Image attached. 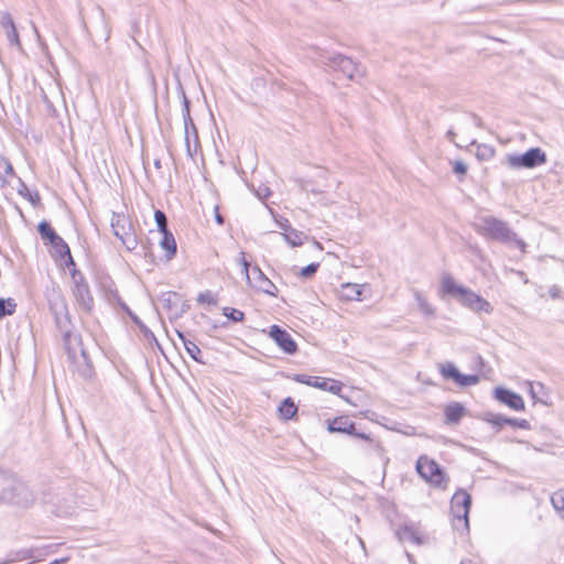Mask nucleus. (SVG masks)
<instances>
[{"mask_svg":"<svg viewBox=\"0 0 564 564\" xmlns=\"http://www.w3.org/2000/svg\"><path fill=\"white\" fill-rule=\"evenodd\" d=\"M475 230L486 239L499 241L506 245H513L522 253L527 252V243L518 237L505 220L494 216H481L475 224Z\"/></svg>","mask_w":564,"mask_h":564,"instance_id":"f257e3e1","label":"nucleus"},{"mask_svg":"<svg viewBox=\"0 0 564 564\" xmlns=\"http://www.w3.org/2000/svg\"><path fill=\"white\" fill-rule=\"evenodd\" d=\"M442 289L445 293L455 296L464 306L476 313L490 314L492 312V306L487 300L470 289L458 285L449 275L443 278Z\"/></svg>","mask_w":564,"mask_h":564,"instance_id":"f03ea898","label":"nucleus"},{"mask_svg":"<svg viewBox=\"0 0 564 564\" xmlns=\"http://www.w3.org/2000/svg\"><path fill=\"white\" fill-rule=\"evenodd\" d=\"M0 500L19 507H30L35 497L25 484L12 476H0Z\"/></svg>","mask_w":564,"mask_h":564,"instance_id":"7ed1b4c3","label":"nucleus"},{"mask_svg":"<svg viewBox=\"0 0 564 564\" xmlns=\"http://www.w3.org/2000/svg\"><path fill=\"white\" fill-rule=\"evenodd\" d=\"M546 161V153L541 148H531L522 154L506 155L507 165L514 170L534 169L545 164Z\"/></svg>","mask_w":564,"mask_h":564,"instance_id":"20e7f679","label":"nucleus"},{"mask_svg":"<svg viewBox=\"0 0 564 564\" xmlns=\"http://www.w3.org/2000/svg\"><path fill=\"white\" fill-rule=\"evenodd\" d=\"M111 228L113 235L122 242L127 250L131 251L137 248V236L130 219L126 215L113 213Z\"/></svg>","mask_w":564,"mask_h":564,"instance_id":"39448f33","label":"nucleus"},{"mask_svg":"<svg viewBox=\"0 0 564 564\" xmlns=\"http://www.w3.org/2000/svg\"><path fill=\"white\" fill-rule=\"evenodd\" d=\"M50 310L54 315L56 327L63 334L65 344L67 345L72 336V325L64 297L59 294L54 295L50 300Z\"/></svg>","mask_w":564,"mask_h":564,"instance_id":"423d86ee","label":"nucleus"},{"mask_svg":"<svg viewBox=\"0 0 564 564\" xmlns=\"http://www.w3.org/2000/svg\"><path fill=\"white\" fill-rule=\"evenodd\" d=\"M323 63L335 70L341 72L349 79H356L365 75L364 67L341 54L327 55Z\"/></svg>","mask_w":564,"mask_h":564,"instance_id":"0eeeda50","label":"nucleus"},{"mask_svg":"<svg viewBox=\"0 0 564 564\" xmlns=\"http://www.w3.org/2000/svg\"><path fill=\"white\" fill-rule=\"evenodd\" d=\"M416 470L423 479L435 486H441L444 481V474L440 465L426 456H421L417 459Z\"/></svg>","mask_w":564,"mask_h":564,"instance_id":"6e6552de","label":"nucleus"},{"mask_svg":"<svg viewBox=\"0 0 564 564\" xmlns=\"http://www.w3.org/2000/svg\"><path fill=\"white\" fill-rule=\"evenodd\" d=\"M73 294L76 302L83 310L90 311L94 305V300L90 294L88 283L85 281L84 276L77 272L73 273Z\"/></svg>","mask_w":564,"mask_h":564,"instance_id":"1a4fd4ad","label":"nucleus"},{"mask_svg":"<svg viewBox=\"0 0 564 564\" xmlns=\"http://www.w3.org/2000/svg\"><path fill=\"white\" fill-rule=\"evenodd\" d=\"M294 380L300 383H305L307 386L318 388L324 391L332 392L334 394H339L343 389V383L340 381L334 379H327L323 377H312L306 375H295Z\"/></svg>","mask_w":564,"mask_h":564,"instance_id":"9d476101","label":"nucleus"},{"mask_svg":"<svg viewBox=\"0 0 564 564\" xmlns=\"http://www.w3.org/2000/svg\"><path fill=\"white\" fill-rule=\"evenodd\" d=\"M440 371L444 378L454 380L460 387L475 386L479 382L478 376L463 375L452 362L441 365Z\"/></svg>","mask_w":564,"mask_h":564,"instance_id":"9b49d317","label":"nucleus"},{"mask_svg":"<svg viewBox=\"0 0 564 564\" xmlns=\"http://www.w3.org/2000/svg\"><path fill=\"white\" fill-rule=\"evenodd\" d=\"M327 431L329 433H345L361 440H368V435L365 433H358L356 425L348 416H338L334 420L327 421Z\"/></svg>","mask_w":564,"mask_h":564,"instance_id":"f8f14e48","label":"nucleus"},{"mask_svg":"<svg viewBox=\"0 0 564 564\" xmlns=\"http://www.w3.org/2000/svg\"><path fill=\"white\" fill-rule=\"evenodd\" d=\"M269 335L285 354L293 355L296 352L297 345L285 329L278 325H272Z\"/></svg>","mask_w":564,"mask_h":564,"instance_id":"ddd939ff","label":"nucleus"},{"mask_svg":"<svg viewBox=\"0 0 564 564\" xmlns=\"http://www.w3.org/2000/svg\"><path fill=\"white\" fill-rule=\"evenodd\" d=\"M0 25L6 32V36L9 44L15 46L19 50H22V44L19 37L17 26L14 24L12 15L9 12H0Z\"/></svg>","mask_w":564,"mask_h":564,"instance_id":"4468645a","label":"nucleus"},{"mask_svg":"<svg viewBox=\"0 0 564 564\" xmlns=\"http://www.w3.org/2000/svg\"><path fill=\"white\" fill-rule=\"evenodd\" d=\"M495 397L500 402L505 403L509 408L516 411H523L524 410V402L521 395L518 393H514L508 389L505 388H497L495 390Z\"/></svg>","mask_w":564,"mask_h":564,"instance_id":"2eb2a0df","label":"nucleus"},{"mask_svg":"<svg viewBox=\"0 0 564 564\" xmlns=\"http://www.w3.org/2000/svg\"><path fill=\"white\" fill-rule=\"evenodd\" d=\"M252 275L254 280V284H252L254 288H257L259 291L267 293L272 296H276L278 288L270 281L265 274L261 271L259 267H253Z\"/></svg>","mask_w":564,"mask_h":564,"instance_id":"dca6fc26","label":"nucleus"},{"mask_svg":"<svg viewBox=\"0 0 564 564\" xmlns=\"http://www.w3.org/2000/svg\"><path fill=\"white\" fill-rule=\"evenodd\" d=\"M43 555L42 550L39 547H29V549H21L14 552H11L8 555V558L6 560V564L22 562L26 560H33L36 561L39 557Z\"/></svg>","mask_w":564,"mask_h":564,"instance_id":"f3484780","label":"nucleus"},{"mask_svg":"<svg viewBox=\"0 0 564 564\" xmlns=\"http://www.w3.org/2000/svg\"><path fill=\"white\" fill-rule=\"evenodd\" d=\"M184 134L187 154L193 158L199 145L198 132L194 121H192V124H184Z\"/></svg>","mask_w":564,"mask_h":564,"instance_id":"a211bd4d","label":"nucleus"},{"mask_svg":"<svg viewBox=\"0 0 564 564\" xmlns=\"http://www.w3.org/2000/svg\"><path fill=\"white\" fill-rule=\"evenodd\" d=\"M465 408L458 402H452L445 408V419L448 424H456L460 421Z\"/></svg>","mask_w":564,"mask_h":564,"instance_id":"6ab92c4d","label":"nucleus"},{"mask_svg":"<svg viewBox=\"0 0 564 564\" xmlns=\"http://www.w3.org/2000/svg\"><path fill=\"white\" fill-rule=\"evenodd\" d=\"M162 239L160 241V246L163 250L166 251L167 259H172L176 253V242L174 236L170 230L161 232Z\"/></svg>","mask_w":564,"mask_h":564,"instance_id":"aec40b11","label":"nucleus"},{"mask_svg":"<svg viewBox=\"0 0 564 564\" xmlns=\"http://www.w3.org/2000/svg\"><path fill=\"white\" fill-rule=\"evenodd\" d=\"M56 252L63 258L67 257V264L75 265L68 245L57 235L56 239L50 242Z\"/></svg>","mask_w":564,"mask_h":564,"instance_id":"412c9836","label":"nucleus"},{"mask_svg":"<svg viewBox=\"0 0 564 564\" xmlns=\"http://www.w3.org/2000/svg\"><path fill=\"white\" fill-rule=\"evenodd\" d=\"M177 336L178 338L182 340L187 354L195 360V361H198V362H202L200 360V355H202V350L199 349V347L192 340L187 339L185 337V335L181 332L177 330Z\"/></svg>","mask_w":564,"mask_h":564,"instance_id":"4be33fe9","label":"nucleus"},{"mask_svg":"<svg viewBox=\"0 0 564 564\" xmlns=\"http://www.w3.org/2000/svg\"><path fill=\"white\" fill-rule=\"evenodd\" d=\"M284 240L291 246V247H300L304 243V241L307 239V236L300 230L291 229L289 232H283Z\"/></svg>","mask_w":564,"mask_h":564,"instance_id":"5701e85b","label":"nucleus"},{"mask_svg":"<svg viewBox=\"0 0 564 564\" xmlns=\"http://www.w3.org/2000/svg\"><path fill=\"white\" fill-rule=\"evenodd\" d=\"M398 534L400 536V540L402 541H410L415 544H422L423 539L420 535V533L412 527H403L398 531Z\"/></svg>","mask_w":564,"mask_h":564,"instance_id":"b1692460","label":"nucleus"},{"mask_svg":"<svg viewBox=\"0 0 564 564\" xmlns=\"http://www.w3.org/2000/svg\"><path fill=\"white\" fill-rule=\"evenodd\" d=\"M473 145H476V156L480 161H488L495 155V149L487 144H479L476 141L471 142Z\"/></svg>","mask_w":564,"mask_h":564,"instance_id":"393cba45","label":"nucleus"},{"mask_svg":"<svg viewBox=\"0 0 564 564\" xmlns=\"http://www.w3.org/2000/svg\"><path fill=\"white\" fill-rule=\"evenodd\" d=\"M361 295V288L358 284L346 283L343 285V296L349 301H359Z\"/></svg>","mask_w":564,"mask_h":564,"instance_id":"a878e982","label":"nucleus"},{"mask_svg":"<svg viewBox=\"0 0 564 564\" xmlns=\"http://www.w3.org/2000/svg\"><path fill=\"white\" fill-rule=\"evenodd\" d=\"M471 498L465 490H458L455 492L451 500V508H457V507H464V506H470Z\"/></svg>","mask_w":564,"mask_h":564,"instance_id":"bb28decb","label":"nucleus"},{"mask_svg":"<svg viewBox=\"0 0 564 564\" xmlns=\"http://www.w3.org/2000/svg\"><path fill=\"white\" fill-rule=\"evenodd\" d=\"M279 411L284 419H292L296 414L297 408L291 398H286L283 400Z\"/></svg>","mask_w":564,"mask_h":564,"instance_id":"cd10ccee","label":"nucleus"},{"mask_svg":"<svg viewBox=\"0 0 564 564\" xmlns=\"http://www.w3.org/2000/svg\"><path fill=\"white\" fill-rule=\"evenodd\" d=\"M39 234L43 240H46L48 242L56 239L57 234L55 230L51 227V225L47 221H41L37 226Z\"/></svg>","mask_w":564,"mask_h":564,"instance_id":"c85d7f7f","label":"nucleus"},{"mask_svg":"<svg viewBox=\"0 0 564 564\" xmlns=\"http://www.w3.org/2000/svg\"><path fill=\"white\" fill-rule=\"evenodd\" d=\"M17 303L13 299H1L0 297V319L6 316L12 315L15 312Z\"/></svg>","mask_w":564,"mask_h":564,"instance_id":"c756f323","label":"nucleus"},{"mask_svg":"<svg viewBox=\"0 0 564 564\" xmlns=\"http://www.w3.org/2000/svg\"><path fill=\"white\" fill-rule=\"evenodd\" d=\"M554 509L564 518V489L555 491L551 497Z\"/></svg>","mask_w":564,"mask_h":564,"instance_id":"7c9ffc66","label":"nucleus"},{"mask_svg":"<svg viewBox=\"0 0 564 564\" xmlns=\"http://www.w3.org/2000/svg\"><path fill=\"white\" fill-rule=\"evenodd\" d=\"M18 193L24 198H28L33 205H35L40 200L39 194H32L26 184L21 178H19Z\"/></svg>","mask_w":564,"mask_h":564,"instance_id":"2f4dec72","label":"nucleus"},{"mask_svg":"<svg viewBox=\"0 0 564 564\" xmlns=\"http://www.w3.org/2000/svg\"><path fill=\"white\" fill-rule=\"evenodd\" d=\"M415 300L417 302L420 311L426 316H434L435 310L434 307L427 303V301L422 296L420 292H415Z\"/></svg>","mask_w":564,"mask_h":564,"instance_id":"473e14b6","label":"nucleus"},{"mask_svg":"<svg viewBox=\"0 0 564 564\" xmlns=\"http://www.w3.org/2000/svg\"><path fill=\"white\" fill-rule=\"evenodd\" d=\"M470 506H464L457 507V508H451V511L453 516L458 520H464V524L467 528L468 527V513H469Z\"/></svg>","mask_w":564,"mask_h":564,"instance_id":"72a5a7b5","label":"nucleus"},{"mask_svg":"<svg viewBox=\"0 0 564 564\" xmlns=\"http://www.w3.org/2000/svg\"><path fill=\"white\" fill-rule=\"evenodd\" d=\"M197 302L199 304L217 305V296L207 290L198 294Z\"/></svg>","mask_w":564,"mask_h":564,"instance_id":"f704fd0d","label":"nucleus"},{"mask_svg":"<svg viewBox=\"0 0 564 564\" xmlns=\"http://www.w3.org/2000/svg\"><path fill=\"white\" fill-rule=\"evenodd\" d=\"M488 423L492 424L494 426H497L498 430L501 429L505 424L508 422V417L501 415V414H487L485 419Z\"/></svg>","mask_w":564,"mask_h":564,"instance_id":"c9c22d12","label":"nucleus"},{"mask_svg":"<svg viewBox=\"0 0 564 564\" xmlns=\"http://www.w3.org/2000/svg\"><path fill=\"white\" fill-rule=\"evenodd\" d=\"M154 219L158 225L159 231L164 232L167 231V218L166 215L162 210H155Z\"/></svg>","mask_w":564,"mask_h":564,"instance_id":"e433bc0d","label":"nucleus"},{"mask_svg":"<svg viewBox=\"0 0 564 564\" xmlns=\"http://www.w3.org/2000/svg\"><path fill=\"white\" fill-rule=\"evenodd\" d=\"M224 315L227 316L232 322H241L243 321L245 314L243 312L237 308L225 307Z\"/></svg>","mask_w":564,"mask_h":564,"instance_id":"4c0bfd02","label":"nucleus"},{"mask_svg":"<svg viewBox=\"0 0 564 564\" xmlns=\"http://www.w3.org/2000/svg\"><path fill=\"white\" fill-rule=\"evenodd\" d=\"M182 115H183L184 124H192L193 119H192L191 112H189V100L186 98V96L184 94H183Z\"/></svg>","mask_w":564,"mask_h":564,"instance_id":"58836bf2","label":"nucleus"},{"mask_svg":"<svg viewBox=\"0 0 564 564\" xmlns=\"http://www.w3.org/2000/svg\"><path fill=\"white\" fill-rule=\"evenodd\" d=\"M507 424L512 426V427H517V429H521V430H530V427H531L529 421H527L524 419H510V417H508Z\"/></svg>","mask_w":564,"mask_h":564,"instance_id":"ea45409f","label":"nucleus"},{"mask_svg":"<svg viewBox=\"0 0 564 564\" xmlns=\"http://www.w3.org/2000/svg\"><path fill=\"white\" fill-rule=\"evenodd\" d=\"M239 263L241 264L242 267V272L246 276V280L248 281L249 284H251V276H250V273H249V267H250V263L247 261V259L245 258V252H240L239 254Z\"/></svg>","mask_w":564,"mask_h":564,"instance_id":"a19ab883","label":"nucleus"},{"mask_svg":"<svg viewBox=\"0 0 564 564\" xmlns=\"http://www.w3.org/2000/svg\"><path fill=\"white\" fill-rule=\"evenodd\" d=\"M367 441L369 442V451L375 452L379 456V458L382 459L383 458V448H382L380 442L372 440L369 435H368Z\"/></svg>","mask_w":564,"mask_h":564,"instance_id":"79ce46f5","label":"nucleus"},{"mask_svg":"<svg viewBox=\"0 0 564 564\" xmlns=\"http://www.w3.org/2000/svg\"><path fill=\"white\" fill-rule=\"evenodd\" d=\"M319 263H310L301 270L300 275L303 278H310L317 271Z\"/></svg>","mask_w":564,"mask_h":564,"instance_id":"37998d69","label":"nucleus"},{"mask_svg":"<svg viewBox=\"0 0 564 564\" xmlns=\"http://www.w3.org/2000/svg\"><path fill=\"white\" fill-rule=\"evenodd\" d=\"M0 169L3 170L4 174L7 175H14L12 164L3 158L0 159Z\"/></svg>","mask_w":564,"mask_h":564,"instance_id":"c03bdc74","label":"nucleus"},{"mask_svg":"<svg viewBox=\"0 0 564 564\" xmlns=\"http://www.w3.org/2000/svg\"><path fill=\"white\" fill-rule=\"evenodd\" d=\"M453 171L456 174H465L467 172V165L462 161H456Z\"/></svg>","mask_w":564,"mask_h":564,"instance_id":"a18cd8bd","label":"nucleus"},{"mask_svg":"<svg viewBox=\"0 0 564 564\" xmlns=\"http://www.w3.org/2000/svg\"><path fill=\"white\" fill-rule=\"evenodd\" d=\"M299 186L302 191H310L308 182L305 180H297ZM311 192L314 194H322L321 191H317V188H311Z\"/></svg>","mask_w":564,"mask_h":564,"instance_id":"49530a36","label":"nucleus"},{"mask_svg":"<svg viewBox=\"0 0 564 564\" xmlns=\"http://www.w3.org/2000/svg\"><path fill=\"white\" fill-rule=\"evenodd\" d=\"M278 225L280 229H282L284 232H289L291 229H293L289 223L288 219L278 220Z\"/></svg>","mask_w":564,"mask_h":564,"instance_id":"de8ad7c7","label":"nucleus"},{"mask_svg":"<svg viewBox=\"0 0 564 564\" xmlns=\"http://www.w3.org/2000/svg\"><path fill=\"white\" fill-rule=\"evenodd\" d=\"M530 393H531L532 399H534L535 401H539V402H542V403L546 404L545 401H543L541 398L538 397V391L534 390V387H533L532 383H530Z\"/></svg>","mask_w":564,"mask_h":564,"instance_id":"09e8293b","label":"nucleus"},{"mask_svg":"<svg viewBox=\"0 0 564 564\" xmlns=\"http://www.w3.org/2000/svg\"><path fill=\"white\" fill-rule=\"evenodd\" d=\"M257 195L260 197V198H265L270 195V189L269 187H263V188H260V191L257 192Z\"/></svg>","mask_w":564,"mask_h":564,"instance_id":"8fccbe9b","label":"nucleus"},{"mask_svg":"<svg viewBox=\"0 0 564 564\" xmlns=\"http://www.w3.org/2000/svg\"><path fill=\"white\" fill-rule=\"evenodd\" d=\"M215 219L216 221L219 224V225H223L224 224V218L223 216L218 213V207L215 208Z\"/></svg>","mask_w":564,"mask_h":564,"instance_id":"3c124183","label":"nucleus"},{"mask_svg":"<svg viewBox=\"0 0 564 564\" xmlns=\"http://www.w3.org/2000/svg\"><path fill=\"white\" fill-rule=\"evenodd\" d=\"M67 562H68V557H62V558L54 560L50 564H66Z\"/></svg>","mask_w":564,"mask_h":564,"instance_id":"603ef678","label":"nucleus"},{"mask_svg":"<svg viewBox=\"0 0 564 564\" xmlns=\"http://www.w3.org/2000/svg\"><path fill=\"white\" fill-rule=\"evenodd\" d=\"M446 137L451 142H454L455 132L451 129L447 131Z\"/></svg>","mask_w":564,"mask_h":564,"instance_id":"864d4df0","label":"nucleus"},{"mask_svg":"<svg viewBox=\"0 0 564 564\" xmlns=\"http://www.w3.org/2000/svg\"><path fill=\"white\" fill-rule=\"evenodd\" d=\"M129 314H130V316L132 317V319H133L135 323H139V319H138V317H137L135 315H133V314H132V313H130V312H129Z\"/></svg>","mask_w":564,"mask_h":564,"instance_id":"5fc2aeb1","label":"nucleus"},{"mask_svg":"<svg viewBox=\"0 0 564 564\" xmlns=\"http://www.w3.org/2000/svg\"><path fill=\"white\" fill-rule=\"evenodd\" d=\"M460 564H473V562L470 560H463Z\"/></svg>","mask_w":564,"mask_h":564,"instance_id":"6e6d98bb","label":"nucleus"},{"mask_svg":"<svg viewBox=\"0 0 564 564\" xmlns=\"http://www.w3.org/2000/svg\"><path fill=\"white\" fill-rule=\"evenodd\" d=\"M154 165H155V167H156V169H160V167H161V162H160L159 160H156V161L154 162Z\"/></svg>","mask_w":564,"mask_h":564,"instance_id":"4d7b16f0","label":"nucleus"},{"mask_svg":"<svg viewBox=\"0 0 564 564\" xmlns=\"http://www.w3.org/2000/svg\"><path fill=\"white\" fill-rule=\"evenodd\" d=\"M105 26H106V37H105V39H106V40H108V39H109V31H108V29H107V25H106V24H105Z\"/></svg>","mask_w":564,"mask_h":564,"instance_id":"13d9d810","label":"nucleus"},{"mask_svg":"<svg viewBox=\"0 0 564 564\" xmlns=\"http://www.w3.org/2000/svg\"><path fill=\"white\" fill-rule=\"evenodd\" d=\"M536 386H538V388H539L540 390H543V389H544V386H543L542 383H540V382H539Z\"/></svg>","mask_w":564,"mask_h":564,"instance_id":"bf43d9fd","label":"nucleus"},{"mask_svg":"<svg viewBox=\"0 0 564 564\" xmlns=\"http://www.w3.org/2000/svg\"><path fill=\"white\" fill-rule=\"evenodd\" d=\"M551 295H552L553 297H555V296H556V291H551Z\"/></svg>","mask_w":564,"mask_h":564,"instance_id":"052dcab7","label":"nucleus"},{"mask_svg":"<svg viewBox=\"0 0 564 564\" xmlns=\"http://www.w3.org/2000/svg\"><path fill=\"white\" fill-rule=\"evenodd\" d=\"M100 14L102 17V20L105 21V15H104V11L102 10H100Z\"/></svg>","mask_w":564,"mask_h":564,"instance_id":"680f3d73","label":"nucleus"}]
</instances>
